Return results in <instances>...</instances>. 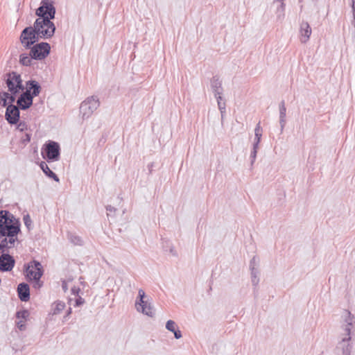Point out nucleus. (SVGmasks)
Here are the masks:
<instances>
[{
  "label": "nucleus",
  "instance_id": "1",
  "mask_svg": "<svg viewBox=\"0 0 355 355\" xmlns=\"http://www.w3.org/2000/svg\"><path fill=\"white\" fill-rule=\"evenodd\" d=\"M19 218L7 210L0 211V250H7L19 243L17 235L21 232Z\"/></svg>",
  "mask_w": 355,
  "mask_h": 355
},
{
  "label": "nucleus",
  "instance_id": "2",
  "mask_svg": "<svg viewBox=\"0 0 355 355\" xmlns=\"http://www.w3.org/2000/svg\"><path fill=\"white\" fill-rule=\"evenodd\" d=\"M55 8L52 0H42L35 15L38 17L34 22L33 27L39 39L51 38L55 31V26L51 20L55 18Z\"/></svg>",
  "mask_w": 355,
  "mask_h": 355
},
{
  "label": "nucleus",
  "instance_id": "3",
  "mask_svg": "<svg viewBox=\"0 0 355 355\" xmlns=\"http://www.w3.org/2000/svg\"><path fill=\"white\" fill-rule=\"evenodd\" d=\"M100 102L97 96H92L83 101L80 106V114L83 119H88L99 107Z\"/></svg>",
  "mask_w": 355,
  "mask_h": 355
},
{
  "label": "nucleus",
  "instance_id": "4",
  "mask_svg": "<svg viewBox=\"0 0 355 355\" xmlns=\"http://www.w3.org/2000/svg\"><path fill=\"white\" fill-rule=\"evenodd\" d=\"M42 155L48 162H55L60 159V148L58 142L49 141L42 148Z\"/></svg>",
  "mask_w": 355,
  "mask_h": 355
},
{
  "label": "nucleus",
  "instance_id": "5",
  "mask_svg": "<svg viewBox=\"0 0 355 355\" xmlns=\"http://www.w3.org/2000/svg\"><path fill=\"white\" fill-rule=\"evenodd\" d=\"M6 83L10 93L17 94L20 90L23 91L24 89L21 77L19 73L12 71L6 73Z\"/></svg>",
  "mask_w": 355,
  "mask_h": 355
},
{
  "label": "nucleus",
  "instance_id": "6",
  "mask_svg": "<svg viewBox=\"0 0 355 355\" xmlns=\"http://www.w3.org/2000/svg\"><path fill=\"white\" fill-rule=\"evenodd\" d=\"M40 39L36 35V31L33 26L26 27L21 33L20 41L22 46L28 49L32 45L37 42Z\"/></svg>",
  "mask_w": 355,
  "mask_h": 355
},
{
  "label": "nucleus",
  "instance_id": "7",
  "mask_svg": "<svg viewBox=\"0 0 355 355\" xmlns=\"http://www.w3.org/2000/svg\"><path fill=\"white\" fill-rule=\"evenodd\" d=\"M30 49V55L34 60H42L49 54L51 46L47 42H42L34 44L31 46Z\"/></svg>",
  "mask_w": 355,
  "mask_h": 355
},
{
  "label": "nucleus",
  "instance_id": "8",
  "mask_svg": "<svg viewBox=\"0 0 355 355\" xmlns=\"http://www.w3.org/2000/svg\"><path fill=\"white\" fill-rule=\"evenodd\" d=\"M24 267L26 272V276L29 280L40 279L43 275V267L38 261L33 260Z\"/></svg>",
  "mask_w": 355,
  "mask_h": 355
},
{
  "label": "nucleus",
  "instance_id": "9",
  "mask_svg": "<svg viewBox=\"0 0 355 355\" xmlns=\"http://www.w3.org/2000/svg\"><path fill=\"white\" fill-rule=\"evenodd\" d=\"M10 249L7 250H0L1 255L0 256V270L1 272H8L12 270L15 264V260L9 254Z\"/></svg>",
  "mask_w": 355,
  "mask_h": 355
},
{
  "label": "nucleus",
  "instance_id": "10",
  "mask_svg": "<svg viewBox=\"0 0 355 355\" xmlns=\"http://www.w3.org/2000/svg\"><path fill=\"white\" fill-rule=\"evenodd\" d=\"M19 108L13 104H9L6 110L5 118L8 123L17 124L19 121Z\"/></svg>",
  "mask_w": 355,
  "mask_h": 355
},
{
  "label": "nucleus",
  "instance_id": "11",
  "mask_svg": "<svg viewBox=\"0 0 355 355\" xmlns=\"http://www.w3.org/2000/svg\"><path fill=\"white\" fill-rule=\"evenodd\" d=\"M33 96L23 92L17 100V106L22 110L28 109L33 105Z\"/></svg>",
  "mask_w": 355,
  "mask_h": 355
},
{
  "label": "nucleus",
  "instance_id": "12",
  "mask_svg": "<svg viewBox=\"0 0 355 355\" xmlns=\"http://www.w3.org/2000/svg\"><path fill=\"white\" fill-rule=\"evenodd\" d=\"M42 87L39 83L35 80H30L26 83V94H31V96H37L41 92Z\"/></svg>",
  "mask_w": 355,
  "mask_h": 355
},
{
  "label": "nucleus",
  "instance_id": "13",
  "mask_svg": "<svg viewBox=\"0 0 355 355\" xmlns=\"http://www.w3.org/2000/svg\"><path fill=\"white\" fill-rule=\"evenodd\" d=\"M312 31L307 21H302L300 27V40L303 44L306 43L310 38Z\"/></svg>",
  "mask_w": 355,
  "mask_h": 355
},
{
  "label": "nucleus",
  "instance_id": "14",
  "mask_svg": "<svg viewBox=\"0 0 355 355\" xmlns=\"http://www.w3.org/2000/svg\"><path fill=\"white\" fill-rule=\"evenodd\" d=\"M285 0H274L273 5L276 6L275 15L277 17V20L279 21H282L285 17V8L286 4L284 3Z\"/></svg>",
  "mask_w": 355,
  "mask_h": 355
},
{
  "label": "nucleus",
  "instance_id": "15",
  "mask_svg": "<svg viewBox=\"0 0 355 355\" xmlns=\"http://www.w3.org/2000/svg\"><path fill=\"white\" fill-rule=\"evenodd\" d=\"M18 297L22 302H27L30 299V288L26 283H21L17 286Z\"/></svg>",
  "mask_w": 355,
  "mask_h": 355
},
{
  "label": "nucleus",
  "instance_id": "16",
  "mask_svg": "<svg viewBox=\"0 0 355 355\" xmlns=\"http://www.w3.org/2000/svg\"><path fill=\"white\" fill-rule=\"evenodd\" d=\"M351 336H343L341 340L338 343L337 349H341L343 355H350L351 352Z\"/></svg>",
  "mask_w": 355,
  "mask_h": 355
},
{
  "label": "nucleus",
  "instance_id": "17",
  "mask_svg": "<svg viewBox=\"0 0 355 355\" xmlns=\"http://www.w3.org/2000/svg\"><path fill=\"white\" fill-rule=\"evenodd\" d=\"M211 88L215 97L221 96L223 93L222 82L218 76H214L211 79Z\"/></svg>",
  "mask_w": 355,
  "mask_h": 355
},
{
  "label": "nucleus",
  "instance_id": "18",
  "mask_svg": "<svg viewBox=\"0 0 355 355\" xmlns=\"http://www.w3.org/2000/svg\"><path fill=\"white\" fill-rule=\"evenodd\" d=\"M279 124L281 127V132H283V130L286 125V107L285 106L284 101H282L279 105Z\"/></svg>",
  "mask_w": 355,
  "mask_h": 355
},
{
  "label": "nucleus",
  "instance_id": "19",
  "mask_svg": "<svg viewBox=\"0 0 355 355\" xmlns=\"http://www.w3.org/2000/svg\"><path fill=\"white\" fill-rule=\"evenodd\" d=\"M341 323L355 324V316L349 311L344 309L341 313Z\"/></svg>",
  "mask_w": 355,
  "mask_h": 355
},
{
  "label": "nucleus",
  "instance_id": "20",
  "mask_svg": "<svg viewBox=\"0 0 355 355\" xmlns=\"http://www.w3.org/2000/svg\"><path fill=\"white\" fill-rule=\"evenodd\" d=\"M139 312L151 318L155 315L153 306L148 300H146L145 302L140 306Z\"/></svg>",
  "mask_w": 355,
  "mask_h": 355
},
{
  "label": "nucleus",
  "instance_id": "21",
  "mask_svg": "<svg viewBox=\"0 0 355 355\" xmlns=\"http://www.w3.org/2000/svg\"><path fill=\"white\" fill-rule=\"evenodd\" d=\"M40 166L46 176L53 179L55 182H58L60 181L58 175L49 168L45 162H41Z\"/></svg>",
  "mask_w": 355,
  "mask_h": 355
},
{
  "label": "nucleus",
  "instance_id": "22",
  "mask_svg": "<svg viewBox=\"0 0 355 355\" xmlns=\"http://www.w3.org/2000/svg\"><path fill=\"white\" fill-rule=\"evenodd\" d=\"M146 294L143 289H139L138 291V297L135 302V308L137 311H140V306L145 302Z\"/></svg>",
  "mask_w": 355,
  "mask_h": 355
},
{
  "label": "nucleus",
  "instance_id": "23",
  "mask_svg": "<svg viewBox=\"0 0 355 355\" xmlns=\"http://www.w3.org/2000/svg\"><path fill=\"white\" fill-rule=\"evenodd\" d=\"M65 308L64 302L62 301L55 302L52 307V313L53 315H58L61 313L62 311Z\"/></svg>",
  "mask_w": 355,
  "mask_h": 355
},
{
  "label": "nucleus",
  "instance_id": "24",
  "mask_svg": "<svg viewBox=\"0 0 355 355\" xmlns=\"http://www.w3.org/2000/svg\"><path fill=\"white\" fill-rule=\"evenodd\" d=\"M33 59V58H32V56H31L30 54L28 55L26 53H23L20 55L19 62L22 65L30 66L31 65Z\"/></svg>",
  "mask_w": 355,
  "mask_h": 355
},
{
  "label": "nucleus",
  "instance_id": "25",
  "mask_svg": "<svg viewBox=\"0 0 355 355\" xmlns=\"http://www.w3.org/2000/svg\"><path fill=\"white\" fill-rule=\"evenodd\" d=\"M251 270V281L254 286H257L259 282V271L258 268H252Z\"/></svg>",
  "mask_w": 355,
  "mask_h": 355
},
{
  "label": "nucleus",
  "instance_id": "26",
  "mask_svg": "<svg viewBox=\"0 0 355 355\" xmlns=\"http://www.w3.org/2000/svg\"><path fill=\"white\" fill-rule=\"evenodd\" d=\"M341 328L345 332L344 336H351L352 330L355 328V324L341 323Z\"/></svg>",
  "mask_w": 355,
  "mask_h": 355
},
{
  "label": "nucleus",
  "instance_id": "27",
  "mask_svg": "<svg viewBox=\"0 0 355 355\" xmlns=\"http://www.w3.org/2000/svg\"><path fill=\"white\" fill-rule=\"evenodd\" d=\"M216 99H217V103H218V109L220 112V114H221V118L222 119H223V116L225 113V102H222V96H218L217 97H216Z\"/></svg>",
  "mask_w": 355,
  "mask_h": 355
},
{
  "label": "nucleus",
  "instance_id": "28",
  "mask_svg": "<svg viewBox=\"0 0 355 355\" xmlns=\"http://www.w3.org/2000/svg\"><path fill=\"white\" fill-rule=\"evenodd\" d=\"M30 315L29 311L28 310L24 309L21 311H19L16 313V317L19 320H26Z\"/></svg>",
  "mask_w": 355,
  "mask_h": 355
},
{
  "label": "nucleus",
  "instance_id": "29",
  "mask_svg": "<svg viewBox=\"0 0 355 355\" xmlns=\"http://www.w3.org/2000/svg\"><path fill=\"white\" fill-rule=\"evenodd\" d=\"M69 239L75 245H81L83 244L81 238L77 235L71 234Z\"/></svg>",
  "mask_w": 355,
  "mask_h": 355
},
{
  "label": "nucleus",
  "instance_id": "30",
  "mask_svg": "<svg viewBox=\"0 0 355 355\" xmlns=\"http://www.w3.org/2000/svg\"><path fill=\"white\" fill-rule=\"evenodd\" d=\"M23 220L24 223V225L27 227L28 230L32 229V220L31 218V216L29 214H26L24 216Z\"/></svg>",
  "mask_w": 355,
  "mask_h": 355
},
{
  "label": "nucleus",
  "instance_id": "31",
  "mask_svg": "<svg viewBox=\"0 0 355 355\" xmlns=\"http://www.w3.org/2000/svg\"><path fill=\"white\" fill-rule=\"evenodd\" d=\"M259 262V258L254 256L250 261V269L252 270V268H258Z\"/></svg>",
  "mask_w": 355,
  "mask_h": 355
},
{
  "label": "nucleus",
  "instance_id": "32",
  "mask_svg": "<svg viewBox=\"0 0 355 355\" xmlns=\"http://www.w3.org/2000/svg\"><path fill=\"white\" fill-rule=\"evenodd\" d=\"M178 326L176 324V323L173 321V320H169L166 322V328L167 330L168 331H173L175 329V328H176Z\"/></svg>",
  "mask_w": 355,
  "mask_h": 355
},
{
  "label": "nucleus",
  "instance_id": "33",
  "mask_svg": "<svg viewBox=\"0 0 355 355\" xmlns=\"http://www.w3.org/2000/svg\"><path fill=\"white\" fill-rule=\"evenodd\" d=\"M17 124V129L20 132H24L28 129V125L25 121H20Z\"/></svg>",
  "mask_w": 355,
  "mask_h": 355
},
{
  "label": "nucleus",
  "instance_id": "34",
  "mask_svg": "<svg viewBox=\"0 0 355 355\" xmlns=\"http://www.w3.org/2000/svg\"><path fill=\"white\" fill-rule=\"evenodd\" d=\"M31 281H33V287L36 289L40 288L43 285V282L40 280V279H32Z\"/></svg>",
  "mask_w": 355,
  "mask_h": 355
},
{
  "label": "nucleus",
  "instance_id": "35",
  "mask_svg": "<svg viewBox=\"0 0 355 355\" xmlns=\"http://www.w3.org/2000/svg\"><path fill=\"white\" fill-rule=\"evenodd\" d=\"M17 326L20 331H24L26 329V325L24 320H19L17 322Z\"/></svg>",
  "mask_w": 355,
  "mask_h": 355
},
{
  "label": "nucleus",
  "instance_id": "36",
  "mask_svg": "<svg viewBox=\"0 0 355 355\" xmlns=\"http://www.w3.org/2000/svg\"><path fill=\"white\" fill-rule=\"evenodd\" d=\"M257 151L252 150L251 154H250V159H251V165H253L254 162L256 160Z\"/></svg>",
  "mask_w": 355,
  "mask_h": 355
},
{
  "label": "nucleus",
  "instance_id": "37",
  "mask_svg": "<svg viewBox=\"0 0 355 355\" xmlns=\"http://www.w3.org/2000/svg\"><path fill=\"white\" fill-rule=\"evenodd\" d=\"M31 135L26 133L25 135V137L21 139V142L24 144H26L27 143H28L31 141Z\"/></svg>",
  "mask_w": 355,
  "mask_h": 355
},
{
  "label": "nucleus",
  "instance_id": "38",
  "mask_svg": "<svg viewBox=\"0 0 355 355\" xmlns=\"http://www.w3.org/2000/svg\"><path fill=\"white\" fill-rule=\"evenodd\" d=\"M16 94L10 93L8 94V100L9 101L10 104H12L16 100Z\"/></svg>",
  "mask_w": 355,
  "mask_h": 355
},
{
  "label": "nucleus",
  "instance_id": "39",
  "mask_svg": "<svg viewBox=\"0 0 355 355\" xmlns=\"http://www.w3.org/2000/svg\"><path fill=\"white\" fill-rule=\"evenodd\" d=\"M262 134V128L261 127L260 122H259L254 129V134Z\"/></svg>",
  "mask_w": 355,
  "mask_h": 355
},
{
  "label": "nucleus",
  "instance_id": "40",
  "mask_svg": "<svg viewBox=\"0 0 355 355\" xmlns=\"http://www.w3.org/2000/svg\"><path fill=\"white\" fill-rule=\"evenodd\" d=\"M85 303V300L82 298L81 297H78L76 300V306H79Z\"/></svg>",
  "mask_w": 355,
  "mask_h": 355
},
{
  "label": "nucleus",
  "instance_id": "41",
  "mask_svg": "<svg viewBox=\"0 0 355 355\" xmlns=\"http://www.w3.org/2000/svg\"><path fill=\"white\" fill-rule=\"evenodd\" d=\"M0 105L1 107H6L8 105V99L0 98Z\"/></svg>",
  "mask_w": 355,
  "mask_h": 355
},
{
  "label": "nucleus",
  "instance_id": "42",
  "mask_svg": "<svg viewBox=\"0 0 355 355\" xmlns=\"http://www.w3.org/2000/svg\"><path fill=\"white\" fill-rule=\"evenodd\" d=\"M80 291V289L78 287L73 286L71 288V293H72V294H73L75 295H78V293H79Z\"/></svg>",
  "mask_w": 355,
  "mask_h": 355
},
{
  "label": "nucleus",
  "instance_id": "43",
  "mask_svg": "<svg viewBox=\"0 0 355 355\" xmlns=\"http://www.w3.org/2000/svg\"><path fill=\"white\" fill-rule=\"evenodd\" d=\"M174 336L176 339H180V338H182V335L179 329H177V330L174 333Z\"/></svg>",
  "mask_w": 355,
  "mask_h": 355
},
{
  "label": "nucleus",
  "instance_id": "44",
  "mask_svg": "<svg viewBox=\"0 0 355 355\" xmlns=\"http://www.w3.org/2000/svg\"><path fill=\"white\" fill-rule=\"evenodd\" d=\"M262 134H254V141L260 143L261 139Z\"/></svg>",
  "mask_w": 355,
  "mask_h": 355
},
{
  "label": "nucleus",
  "instance_id": "45",
  "mask_svg": "<svg viewBox=\"0 0 355 355\" xmlns=\"http://www.w3.org/2000/svg\"><path fill=\"white\" fill-rule=\"evenodd\" d=\"M8 92L2 91L0 92V98L8 99Z\"/></svg>",
  "mask_w": 355,
  "mask_h": 355
},
{
  "label": "nucleus",
  "instance_id": "46",
  "mask_svg": "<svg viewBox=\"0 0 355 355\" xmlns=\"http://www.w3.org/2000/svg\"><path fill=\"white\" fill-rule=\"evenodd\" d=\"M62 290L64 291V292H67L68 290L67 283L64 280L62 281Z\"/></svg>",
  "mask_w": 355,
  "mask_h": 355
},
{
  "label": "nucleus",
  "instance_id": "47",
  "mask_svg": "<svg viewBox=\"0 0 355 355\" xmlns=\"http://www.w3.org/2000/svg\"><path fill=\"white\" fill-rule=\"evenodd\" d=\"M106 210L109 212H115L116 209L111 205H107L106 207Z\"/></svg>",
  "mask_w": 355,
  "mask_h": 355
},
{
  "label": "nucleus",
  "instance_id": "48",
  "mask_svg": "<svg viewBox=\"0 0 355 355\" xmlns=\"http://www.w3.org/2000/svg\"><path fill=\"white\" fill-rule=\"evenodd\" d=\"M259 143L254 141L252 150L258 151Z\"/></svg>",
  "mask_w": 355,
  "mask_h": 355
},
{
  "label": "nucleus",
  "instance_id": "49",
  "mask_svg": "<svg viewBox=\"0 0 355 355\" xmlns=\"http://www.w3.org/2000/svg\"><path fill=\"white\" fill-rule=\"evenodd\" d=\"M71 313V307H69V309H68V310H67V314H66V315L64 316V318H66V317L69 316Z\"/></svg>",
  "mask_w": 355,
  "mask_h": 355
},
{
  "label": "nucleus",
  "instance_id": "50",
  "mask_svg": "<svg viewBox=\"0 0 355 355\" xmlns=\"http://www.w3.org/2000/svg\"><path fill=\"white\" fill-rule=\"evenodd\" d=\"M352 13H353V15H355V3H352Z\"/></svg>",
  "mask_w": 355,
  "mask_h": 355
},
{
  "label": "nucleus",
  "instance_id": "51",
  "mask_svg": "<svg viewBox=\"0 0 355 355\" xmlns=\"http://www.w3.org/2000/svg\"><path fill=\"white\" fill-rule=\"evenodd\" d=\"M170 251H171V252L174 256H176V255H177V254H176V252H175V251L173 250V248H171V249L170 250Z\"/></svg>",
  "mask_w": 355,
  "mask_h": 355
},
{
  "label": "nucleus",
  "instance_id": "52",
  "mask_svg": "<svg viewBox=\"0 0 355 355\" xmlns=\"http://www.w3.org/2000/svg\"><path fill=\"white\" fill-rule=\"evenodd\" d=\"M177 329H178V327H177L176 328H175V329H174V330L171 331V332H173V333L174 334V333L175 332V331L177 330Z\"/></svg>",
  "mask_w": 355,
  "mask_h": 355
},
{
  "label": "nucleus",
  "instance_id": "53",
  "mask_svg": "<svg viewBox=\"0 0 355 355\" xmlns=\"http://www.w3.org/2000/svg\"><path fill=\"white\" fill-rule=\"evenodd\" d=\"M352 3H355V0H351Z\"/></svg>",
  "mask_w": 355,
  "mask_h": 355
},
{
  "label": "nucleus",
  "instance_id": "54",
  "mask_svg": "<svg viewBox=\"0 0 355 355\" xmlns=\"http://www.w3.org/2000/svg\"><path fill=\"white\" fill-rule=\"evenodd\" d=\"M302 8H303V6L302 5V6H300V9H301V10H302Z\"/></svg>",
  "mask_w": 355,
  "mask_h": 355
},
{
  "label": "nucleus",
  "instance_id": "55",
  "mask_svg": "<svg viewBox=\"0 0 355 355\" xmlns=\"http://www.w3.org/2000/svg\"><path fill=\"white\" fill-rule=\"evenodd\" d=\"M299 1H300V2H301V1H302V0H299Z\"/></svg>",
  "mask_w": 355,
  "mask_h": 355
}]
</instances>
